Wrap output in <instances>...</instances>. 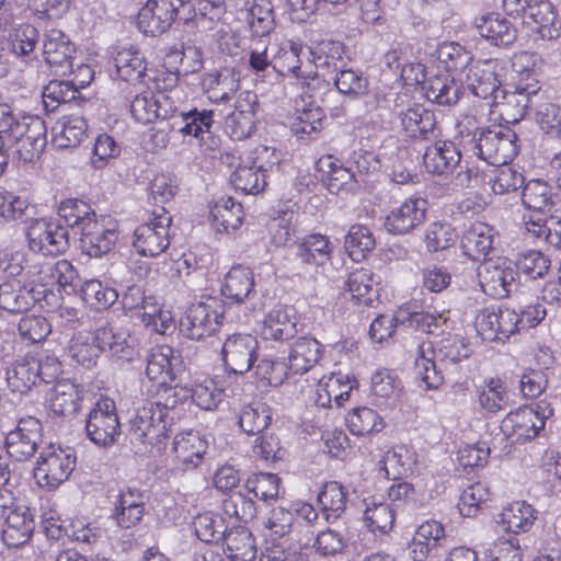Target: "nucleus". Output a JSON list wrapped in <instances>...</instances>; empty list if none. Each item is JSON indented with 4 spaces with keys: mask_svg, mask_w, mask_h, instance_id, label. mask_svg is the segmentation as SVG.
<instances>
[{
    "mask_svg": "<svg viewBox=\"0 0 561 561\" xmlns=\"http://www.w3.org/2000/svg\"><path fill=\"white\" fill-rule=\"evenodd\" d=\"M394 511L386 502L371 501L364 512V520L373 533L387 534L394 524Z\"/></svg>",
    "mask_w": 561,
    "mask_h": 561,
    "instance_id": "59",
    "label": "nucleus"
},
{
    "mask_svg": "<svg viewBox=\"0 0 561 561\" xmlns=\"http://www.w3.org/2000/svg\"><path fill=\"white\" fill-rule=\"evenodd\" d=\"M332 245L325 236H307L297 247L296 257L307 266H323L331 261Z\"/></svg>",
    "mask_w": 561,
    "mask_h": 561,
    "instance_id": "35",
    "label": "nucleus"
},
{
    "mask_svg": "<svg viewBox=\"0 0 561 561\" xmlns=\"http://www.w3.org/2000/svg\"><path fill=\"white\" fill-rule=\"evenodd\" d=\"M207 449L206 442L197 433H184L175 436L173 442V453L175 459L183 467L196 468L201 462Z\"/></svg>",
    "mask_w": 561,
    "mask_h": 561,
    "instance_id": "36",
    "label": "nucleus"
},
{
    "mask_svg": "<svg viewBox=\"0 0 561 561\" xmlns=\"http://www.w3.org/2000/svg\"><path fill=\"white\" fill-rule=\"evenodd\" d=\"M280 479L274 473L259 472L251 474L245 482V490L253 494V499L264 502L276 500L279 492Z\"/></svg>",
    "mask_w": 561,
    "mask_h": 561,
    "instance_id": "62",
    "label": "nucleus"
},
{
    "mask_svg": "<svg viewBox=\"0 0 561 561\" xmlns=\"http://www.w3.org/2000/svg\"><path fill=\"white\" fill-rule=\"evenodd\" d=\"M82 394L78 386L69 380L58 381L48 394V407L57 416L72 417L80 409Z\"/></svg>",
    "mask_w": 561,
    "mask_h": 561,
    "instance_id": "30",
    "label": "nucleus"
},
{
    "mask_svg": "<svg viewBox=\"0 0 561 561\" xmlns=\"http://www.w3.org/2000/svg\"><path fill=\"white\" fill-rule=\"evenodd\" d=\"M76 453L72 448L49 445L37 460L35 478L44 486L55 489L64 483L76 467Z\"/></svg>",
    "mask_w": 561,
    "mask_h": 561,
    "instance_id": "6",
    "label": "nucleus"
},
{
    "mask_svg": "<svg viewBox=\"0 0 561 561\" xmlns=\"http://www.w3.org/2000/svg\"><path fill=\"white\" fill-rule=\"evenodd\" d=\"M230 561H254L256 546L252 534L242 526L233 527L222 538Z\"/></svg>",
    "mask_w": 561,
    "mask_h": 561,
    "instance_id": "34",
    "label": "nucleus"
},
{
    "mask_svg": "<svg viewBox=\"0 0 561 561\" xmlns=\"http://www.w3.org/2000/svg\"><path fill=\"white\" fill-rule=\"evenodd\" d=\"M28 247L43 255H59L69 248L68 230L45 218L32 219L26 228Z\"/></svg>",
    "mask_w": 561,
    "mask_h": 561,
    "instance_id": "8",
    "label": "nucleus"
},
{
    "mask_svg": "<svg viewBox=\"0 0 561 561\" xmlns=\"http://www.w3.org/2000/svg\"><path fill=\"white\" fill-rule=\"evenodd\" d=\"M553 415L550 403L539 401L510 412L501 424L502 432L516 443L534 439Z\"/></svg>",
    "mask_w": 561,
    "mask_h": 561,
    "instance_id": "4",
    "label": "nucleus"
},
{
    "mask_svg": "<svg viewBox=\"0 0 561 561\" xmlns=\"http://www.w3.org/2000/svg\"><path fill=\"white\" fill-rule=\"evenodd\" d=\"M375 244V238L367 227L353 225L345 237L344 247L348 256L353 261L359 262L365 259L368 252L374 250Z\"/></svg>",
    "mask_w": 561,
    "mask_h": 561,
    "instance_id": "56",
    "label": "nucleus"
},
{
    "mask_svg": "<svg viewBox=\"0 0 561 561\" xmlns=\"http://www.w3.org/2000/svg\"><path fill=\"white\" fill-rule=\"evenodd\" d=\"M237 191L244 194H259L266 185L265 173L254 165H240L230 178Z\"/></svg>",
    "mask_w": 561,
    "mask_h": 561,
    "instance_id": "63",
    "label": "nucleus"
},
{
    "mask_svg": "<svg viewBox=\"0 0 561 561\" xmlns=\"http://www.w3.org/2000/svg\"><path fill=\"white\" fill-rule=\"evenodd\" d=\"M183 369V360L178 351L171 346L161 345L151 351L147 357L146 376L149 380L156 382L159 387H170L167 392H172L171 397H175L176 392L171 383L176 375Z\"/></svg>",
    "mask_w": 561,
    "mask_h": 561,
    "instance_id": "14",
    "label": "nucleus"
},
{
    "mask_svg": "<svg viewBox=\"0 0 561 561\" xmlns=\"http://www.w3.org/2000/svg\"><path fill=\"white\" fill-rule=\"evenodd\" d=\"M239 76L232 69H222L204 76L202 84L213 102L227 101L239 89Z\"/></svg>",
    "mask_w": 561,
    "mask_h": 561,
    "instance_id": "39",
    "label": "nucleus"
},
{
    "mask_svg": "<svg viewBox=\"0 0 561 561\" xmlns=\"http://www.w3.org/2000/svg\"><path fill=\"white\" fill-rule=\"evenodd\" d=\"M322 345L311 336L298 337L289 347L287 362L293 375H302L314 367L322 357Z\"/></svg>",
    "mask_w": 561,
    "mask_h": 561,
    "instance_id": "26",
    "label": "nucleus"
},
{
    "mask_svg": "<svg viewBox=\"0 0 561 561\" xmlns=\"http://www.w3.org/2000/svg\"><path fill=\"white\" fill-rule=\"evenodd\" d=\"M539 91L538 81L533 79L531 82L516 84L514 91L501 90L499 103L493 106H500V114L508 123L519 122L533 105V96Z\"/></svg>",
    "mask_w": 561,
    "mask_h": 561,
    "instance_id": "23",
    "label": "nucleus"
},
{
    "mask_svg": "<svg viewBox=\"0 0 561 561\" xmlns=\"http://www.w3.org/2000/svg\"><path fill=\"white\" fill-rule=\"evenodd\" d=\"M87 123L82 117L70 116L54 127L53 142L57 148H75L85 137Z\"/></svg>",
    "mask_w": 561,
    "mask_h": 561,
    "instance_id": "49",
    "label": "nucleus"
},
{
    "mask_svg": "<svg viewBox=\"0 0 561 561\" xmlns=\"http://www.w3.org/2000/svg\"><path fill=\"white\" fill-rule=\"evenodd\" d=\"M461 153L451 141H437L427 147L423 156V162L430 173L437 175H450L459 167Z\"/></svg>",
    "mask_w": 561,
    "mask_h": 561,
    "instance_id": "25",
    "label": "nucleus"
},
{
    "mask_svg": "<svg viewBox=\"0 0 561 561\" xmlns=\"http://www.w3.org/2000/svg\"><path fill=\"white\" fill-rule=\"evenodd\" d=\"M79 236L82 251L91 257H101L117 241V224L110 217L99 216L92 224L88 222Z\"/></svg>",
    "mask_w": 561,
    "mask_h": 561,
    "instance_id": "16",
    "label": "nucleus"
},
{
    "mask_svg": "<svg viewBox=\"0 0 561 561\" xmlns=\"http://www.w3.org/2000/svg\"><path fill=\"white\" fill-rule=\"evenodd\" d=\"M318 502L327 519H336L346 508L347 491L336 481L327 482L318 495Z\"/></svg>",
    "mask_w": 561,
    "mask_h": 561,
    "instance_id": "52",
    "label": "nucleus"
},
{
    "mask_svg": "<svg viewBox=\"0 0 561 561\" xmlns=\"http://www.w3.org/2000/svg\"><path fill=\"white\" fill-rule=\"evenodd\" d=\"M522 202L534 211H543L552 206V188L541 180L529 181L523 190Z\"/></svg>",
    "mask_w": 561,
    "mask_h": 561,
    "instance_id": "60",
    "label": "nucleus"
},
{
    "mask_svg": "<svg viewBox=\"0 0 561 561\" xmlns=\"http://www.w3.org/2000/svg\"><path fill=\"white\" fill-rule=\"evenodd\" d=\"M482 290L495 298L507 297L517 287V270L507 260H486L478 268Z\"/></svg>",
    "mask_w": 561,
    "mask_h": 561,
    "instance_id": "11",
    "label": "nucleus"
},
{
    "mask_svg": "<svg viewBox=\"0 0 561 561\" xmlns=\"http://www.w3.org/2000/svg\"><path fill=\"white\" fill-rule=\"evenodd\" d=\"M519 313L511 308H484L476 318V329L484 341L505 342L520 330Z\"/></svg>",
    "mask_w": 561,
    "mask_h": 561,
    "instance_id": "10",
    "label": "nucleus"
},
{
    "mask_svg": "<svg viewBox=\"0 0 561 561\" xmlns=\"http://www.w3.org/2000/svg\"><path fill=\"white\" fill-rule=\"evenodd\" d=\"M115 67L118 77L124 81H139L146 71L142 54L133 48L118 51L115 57Z\"/></svg>",
    "mask_w": 561,
    "mask_h": 561,
    "instance_id": "53",
    "label": "nucleus"
},
{
    "mask_svg": "<svg viewBox=\"0 0 561 561\" xmlns=\"http://www.w3.org/2000/svg\"><path fill=\"white\" fill-rule=\"evenodd\" d=\"M257 96L251 91L241 92L234 103V108L225 121V130L233 140H243L255 129Z\"/></svg>",
    "mask_w": 561,
    "mask_h": 561,
    "instance_id": "17",
    "label": "nucleus"
},
{
    "mask_svg": "<svg viewBox=\"0 0 561 561\" xmlns=\"http://www.w3.org/2000/svg\"><path fill=\"white\" fill-rule=\"evenodd\" d=\"M254 274L249 267L232 266L226 274L222 286V296L231 302L241 304L255 295Z\"/></svg>",
    "mask_w": 561,
    "mask_h": 561,
    "instance_id": "32",
    "label": "nucleus"
},
{
    "mask_svg": "<svg viewBox=\"0 0 561 561\" xmlns=\"http://www.w3.org/2000/svg\"><path fill=\"white\" fill-rule=\"evenodd\" d=\"M5 379L13 392L24 393L38 381L35 357L25 356L7 369Z\"/></svg>",
    "mask_w": 561,
    "mask_h": 561,
    "instance_id": "42",
    "label": "nucleus"
},
{
    "mask_svg": "<svg viewBox=\"0 0 561 561\" xmlns=\"http://www.w3.org/2000/svg\"><path fill=\"white\" fill-rule=\"evenodd\" d=\"M527 234L548 247L561 249V216L551 215L545 219L530 217L525 221Z\"/></svg>",
    "mask_w": 561,
    "mask_h": 561,
    "instance_id": "43",
    "label": "nucleus"
},
{
    "mask_svg": "<svg viewBox=\"0 0 561 561\" xmlns=\"http://www.w3.org/2000/svg\"><path fill=\"white\" fill-rule=\"evenodd\" d=\"M502 68L497 59L479 60L468 68L467 88L474 96L486 100L490 107L499 103L502 90L499 70Z\"/></svg>",
    "mask_w": 561,
    "mask_h": 561,
    "instance_id": "9",
    "label": "nucleus"
},
{
    "mask_svg": "<svg viewBox=\"0 0 561 561\" xmlns=\"http://www.w3.org/2000/svg\"><path fill=\"white\" fill-rule=\"evenodd\" d=\"M142 493L137 489L122 491L115 504L113 518L121 529L137 526L146 512Z\"/></svg>",
    "mask_w": 561,
    "mask_h": 561,
    "instance_id": "27",
    "label": "nucleus"
},
{
    "mask_svg": "<svg viewBox=\"0 0 561 561\" xmlns=\"http://www.w3.org/2000/svg\"><path fill=\"white\" fill-rule=\"evenodd\" d=\"M162 214H156L147 224L140 225L134 232L133 247L142 256L154 257L163 253L170 245L171 217L162 208Z\"/></svg>",
    "mask_w": 561,
    "mask_h": 561,
    "instance_id": "12",
    "label": "nucleus"
},
{
    "mask_svg": "<svg viewBox=\"0 0 561 561\" xmlns=\"http://www.w3.org/2000/svg\"><path fill=\"white\" fill-rule=\"evenodd\" d=\"M479 404L489 413H496L508 404V391L499 378L489 379L479 392Z\"/></svg>",
    "mask_w": 561,
    "mask_h": 561,
    "instance_id": "57",
    "label": "nucleus"
},
{
    "mask_svg": "<svg viewBox=\"0 0 561 561\" xmlns=\"http://www.w3.org/2000/svg\"><path fill=\"white\" fill-rule=\"evenodd\" d=\"M32 296L20 280H9L0 285V307L9 312L18 313L31 308Z\"/></svg>",
    "mask_w": 561,
    "mask_h": 561,
    "instance_id": "50",
    "label": "nucleus"
},
{
    "mask_svg": "<svg viewBox=\"0 0 561 561\" xmlns=\"http://www.w3.org/2000/svg\"><path fill=\"white\" fill-rule=\"evenodd\" d=\"M259 343L251 334H232L226 339L221 356L228 371L243 375L257 359Z\"/></svg>",
    "mask_w": 561,
    "mask_h": 561,
    "instance_id": "15",
    "label": "nucleus"
},
{
    "mask_svg": "<svg viewBox=\"0 0 561 561\" xmlns=\"http://www.w3.org/2000/svg\"><path fill=\"white\" fill-rule=\"evenodd\" d=\"M34 530V520L30 508L16 506L5 515L2 526V540L8 547H20L26 543Z\"/></svg>",
    "mask_w": 561,
    "mask_h": 561,
    "instance_id": "24",
    "label": "nucleus"
},
{
    "mask_svg": "<svg viewBox=\"0 0 561 561\" xmlns=\"http://www.w3.org/2000/svg\"><path fill=\"white\" fill-rule=\"evenodd\" d=\"M89 439L98 446L113 445L121 434L115 402L110 398H101L89 412L85 421Z\"/></svg>",
    "mask_w": 561,
    "mask_h": 561,
    "instance_id": "7",
    "label": "nucleus"
},
{
    "mask_svg": "<svg viewBox=\"0 0 561 561\" xmlns=\"http://www.w3.org/2000/svg\"><path fill=\"white\" fill-rule=\"evenodd\" d=\"M42 440L43 425L39 420L34 416L22 417L5 437L7 453L16 461H25L34 456Z\"/></svg>",
    "mask_w": 561,
    "mask_h": 561,
    "instance_id": "13",
    "label": "nucleus"
},
{
    "mask_svg": "<svg viewBox=\"0 0 561 561\" xmlns=\"http://www.w3.org/2000/svg\"><path fill=\"white\" fill-rule=\"evenodd\" d=\"M380 465L386 476L396 480L412 471V455L405 446H396L385 454Z\"/></svg>",
    "mask_w": 561,
    "mask_h": 561,
    "instance_id": "64",
    "label": "nucleus"
},
{
    "mask_svg": "<svg viewBox=\"0 0 561 561\" xmlns=\"http://www.w3.org/2000/svg\"><path fill=\"white\" fill-rule=\"evenodd\" d=\"M192 3L181 2L180 8H174L172 2H146L138 12V27L146 35L158 36L167 32L180 9H190Z\"/></svg>",
    "mask_w": 561,
    "mask_h": 561,
    "instance_id": "20",
    "label": "nucleus"
},
{
    "mask_svg": "<svg viewBox=\"0 0 561 561\" xmlns=\"http://www.w3.org/2000/svg\"><path fill=\"white\" fill-rule=\"evenodd\" d=\"M350 431L357 436L379 432L382 428L381 417L370 408L360 407L353 410L346 417Z\"/></svg>",
    "mask_w": 561,
    "mask_h": 561,
    "instance_id": "61",
    "label": "nucleus"
},
{
    "mask_svg": "<svg viewBox=\"0 0 561 561\" xmlns=\"http://www.w3.org/2000/svg\"><path fill=\"white\" fill-rule=\"evenodd\" d=\"M401 124L412 137L420 136L425 140L438 137L434 113L421 105L408 108L401 113Z\"/></svg>",
    "mask_w": 561,
    "mask_h": 561,
    "instance_id": "37",
    "label": "nucleus"
},
{
    "mask_svg": "<svg viewBox=\"0 0 561 561\" xmlns=\"http://www.w3.org/2000/svg\"><path fill=\"white\" fill-rule=\"evenodd\" d=\"M176 400L171 394L165 402H153L139 408L130 419L129 433L131 439L139 443L156 445L168 436L175 417Z\"/></svg>",
    "mask_w": 561,
    "mask_h": 561,
    "instance_id": "3",
    "label": "nucleus"
},
{
    "mask_svg": "<svg viewBox=\"0 0 561 561\" xmlns=\"http://www.w3.org/2000/svg\"><path fill=\"white\" fill-rule=\"evenodd\" d=\"M104 353L101 343H98L93 333H78L68 346V356L84 368H92Z\"/></svg>",
    "mask_w": 561,
    "mask_h": 561,
    "instance_id": "41",
    "label": "nucleus"
},
{
    "mask_svg": "<svg viewBox=\"0 0 561 561\" xmlns=\"http://www.w3.org/2000/svg\"><path fill=\"white\" fill-rule=\"evenodd\" d=\"M504 2L506 13L515 19L520 18L523 24L533 30L540 28L543 24L553 23L557 20V12L552 2Z\"/></svg>",
    "mask_w": 561,
    "mask_h": 561,
    "instance_id": "28",
    "label": "nucleus"
},
{
    "mask_svg": "<svg viewBox=\"0 0 561 561\" xmlns=\"http://www.w3.org/2000/svg\"><path fill=\"white\" fill-rule=\"evenodd\" d=\"M437 58L450 72H461L468 69L473 59L463 46L455 42L440 44L437 48Z\"/></svg>",
    "mask_w": 561,
    "mask_h": 561,
    "instance_id": "58",
    "label": "nucleus"
},
{
    "mask_svg": "<svg viewBox=\"0 0 561 561\" xmlns=\"http://www.w3.org/2000/svg\"><path fill=\"white\" fill-rule=\"evenodd\" d=\"M474 25L481 37L490 41L492 45L497 47H507L517 37L516 28L499 13L477 18Z\"/></svg>",
    "mask_w": 561,
    "mask_h": 561,
    "instance_id": "29",
    "label": "nucleus"
},
{
    "mask_svg": "<svg viewBox=\"0 0 561 561\" xmlns=\"http://www.w3.org/2000/svg\"><path fill=\"white\" fill-rule=\"evenodd\" d=\"M243 209L232 197H221L210 206L211 226L217 232L234 231L241 225Z\"/></svg>",
    "mask_w": 561,
    "mask_h": 561,
    "instance_id": "38",
    "label": "nucleus"
},
{
    "mask_svg": "<svg viewBox=\"0 0 561 561\" xmlns=\"http://www.w3.org/2000/svg\"><path fill=\"white\" fill-rule=\"evenodd\" d=\"M414 370L416 378L426 390L438 389L443 385L444 377L435 363V350L432 342L425 341L419 345Z\"/></svg>",
    "mask_w": 561,
    "mask_h": 561,
    "instance_id": "33",
    "label": "nucleus"
},
{
    "mask_svg": "<svg viewBox=\"0 0 561 561\" xmlns=\"http://www.w3.org/2000/svg\"><path fill=\"white\" fill-rule=\"evenodd\" d=\"M222 511L226 515L244 523L252 520L257 513L255 501L245 489L231 492L222 501Z\"/></svg>",
    "mask_w": 561,
    "mask_h": 561,
    "instance_id": "54",
    "label": "nucleus"
},
{
    "mask_svg": "<svg viewBox=\"0 0 561 561\" xmlns=\"http://www.w3.org/2000/svg\"><path fill=\"white\" fill-rule=\"evenodd\" d=\"M94 339L101 343L104 353L107 352L118 360L131 364L140 359L139 340L128 332L102 327L94 331Z\"/></svg>",
    "mask_w": 561,
    "mask_h": 561,
    "instance_id": "22",
    "label": "nucleus"
},
{
    "mask_svg": "<svg viewBox=\"0 0 561 561\" xmlns=\"http://www.w3.org/2000/svg\"><path fill=\"white\" fill-rule=\"evenodd\" d=\"M536 518V511L525 501L514 502L501 513V523L506 530L514 534L528 531Z\"/></svg>",
    "mask_w": 561,
    "mask_h": 561,
    "instance_id": "46",
    "label": "nucleus"
},
{
    "mask_svg": "<svg viewBox=\"0 0 561 561\" xmlns=\"http://www.w3.org/2000/svg\"><path fill=\"white\" fill-rule=\"evenodd\" d=\"M215 305L216 301L192 305L180 321L181 332L191 340H202L210 335L222 318V312Z\"/></svg>",
    "mask_w": 561,
    "mask_h": 561,
    "instance_id": "18",
    "label": "nucleus"
},
{
    "mask_svg": "<svg viewBox=\"0 0 561 561\" xmlns=\"http://www.w3.org/2000/svg\"><path fill=\"white\" fill-rule=\"evenodd\" d=\"M76 48L69 37L59 30L45 34L43 55L46 64L57 76H67L72 71Z\"/></svg>",
    "mask_w": 561,
    "mask_h": 561,
    "instance_id": "21",
    "label": "nucleus"
},
{
    "mask_svg": "<svg viewBox=\"0 0 561 561\" xmlns=\"http://www.w3.org/2000/svg\"><path fill=\"white\" fill-rule=\"evenodd\" d=\"M174 110L171 106L170 99L163 93L154 94L150 91L142 92L134 98L130 104L133 117L141 123L149 124L160 118L171 117V130L182 136H191L205 144L209 138L213 125V111L181 112L173 115Z\"/></svg>",
    "mask_w": 561,
    "mask_h": 561,
    "instance_id": "1",
    "label": "nucleus"
},
{
    "mask_svg": "<svg viewBox=\"0 0 561 561\" xmlns=\"http://www.w3.org/2000/svg\"><path fill=\"white\" fill-rule=\"evenodd\" d=\"M295 110L298 114L293 124L296 134L310 135L321 129L323 113L319 106L313 105L311 95H301L300 101L295 100Z\"/></svg>",
    "mask_w": 561,
    "mask_h": 561,
    "instance_id": "45",
    "label": "nucleus"
},
{
    "mask_svg": "<svg viewBox=\"0 0 561 561\" xmlns=\"http://www.w3.org/2000/svg\"><path fill=\"white\" fill-rule=\"evenodd\" d=\"M304 53V46L301 44L290 42L288 48H282L279 51V56L277 58V62L279 67L282 68L280 71L285 75H293L296 80L297 84H299L301 88L305 87L308 79H313L314 76L313 72L310 71H302L301 70V59L300 55Z\"/></svg>",
    "mask_w": 561,
    "mask_h": 561,
    "instance_id": "51",
    "label": "nucleus"
},
{
    "mask_svg": "<svg viewBox=\"0 0 561 561\" xmlns=\"http://www.w3.org/2000/svg\"><path fill=\"white\" fill-rule=\"evenodd\" d=\"M318 169L328 173L327 186L331 193H339L342 190H351L359 180L356 178L354 169L343 167L333 161L332 157L321 158L318 161Z\"/></svg>",
    "mask_w": 561,
    "mask_h": 561,
    "instance_id": "44",
    "label": "nucleus"
},
{
    "mask_svg": "<svg viewBox=\"0 0 561 561\" xmlns=\"http://www.w3.org/2000/svg\"><path fill=\"white\" fill-rule=\"evenodd\" d=\"M517 152V135L508 127L481 129L474 137V153L492 165L508 163Z\"/></svg>",
    "mask_w": 561,
    "mask_h": 561,
    "instance_id": "5",
    "label": "nucleus"
},
{
    "mask_svg": "<svg viewBox=\"0 0 561 561\" xmlns=\"http://www.w3.org/2000/svg\"><path fill=\"white\" fill-rule=\"evenodd\" d=\"M427 99L440 105H450L458 101L459 85L449 76H437L424 82Z\"/></svg>",
    "mask_w": 561,
    "mask_h": 561,
    "instance_id": "55",
    "label": "nucleus"
},
{
    "mask_svg": "<svg viewBox=\"0 0 561 561\" xmlns=\"http://www.w3.org/2000/svg\"><path fill=\"white\" fill-rule=\"evenodd\" d=\"M374 274L366 268L352 272L346 280V290L357 304L370 305L378 297Z\"/></svg>",
    "mask_w": 561,
    "mask_h": 561,
    "instance_id": "47",
    "label": "nucleus"
},
{
    "mask_svg": "<svg viewBox=\"0 0 561 561\" xmlns=\"http://www.w3.org/2000/svg\"><path fill=\"white\" fill-rule=\"evenodd\" d=\"M0 138L14 148L20 161L32 162L46 146V125L38 116H16L7 104H0Z\"/></svg>",
    "mask_w": 561,
    "mask_h": 561,
    "instance_id": "2",
    "label": "nucleus"
},
{
    "mask_svg": "<svg viewBox=\"0 0 561 561\" xmlns=\"http://www.w3.org/2000/svg\"><path fill=\"white\" fill-rule=\"evenodd\" d=\"M58 215L75 234H80L88 222L92 224L99 217L88 203L77 198L62 201L58 207Z\"/></svg>",
    "mask_w": 561,
    "mask_h": 561,
    "instance_id": "40",
    "label": "nucleus"
},
{
    "mask_svg": "<svg viewBox=\"0 0 561 561\" xmlns=\"http://www.w3.org/2000/svg\"><path fill=\"white\" fill-rule=\"evenodd\" d=\"M297 333L296 324L282 309L272 310L264 319L261 334L265 340L288 341Z\"/></svg>",
    "mask_w": 561,
    "mask_h": 561,
    "instance_id": "48",
    "label": "nucleus"
},
{
    "mask_svg": "<svg viewBox=\"0 0 561 561\" xmlns=\"http://www.w3.org/2000/svg\"><path fill=\"white\" fill-rule=\"evenodd\" d=\"M494 229L481 221L473 222L461 238L463 253L473 261L484 259L493 249Z\"/></svg>",
    "mask_w": 561,
    "mask_h": 561,
    "instance_id": "31",
    "label": "nucleus"
},
{
    "mask_svg": "<svg viewBox=\"0 0 561 561\" xmlns=\"http://www.w3.org/2000/svg\"><path fill=\"white\" fill-rule=\"evenodd\" d=\"M426 211V199L410 197L390 210L385 219V228L392 234L409 233L425 221Z\"/></svg>",
    "mask_w": 561,
    "mask_h": 561,
    "instance_id": "19",
    "label": "nucleus"
}]
</instances>
